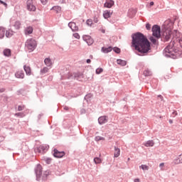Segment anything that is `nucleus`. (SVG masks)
I'll use <instances>...</instances> for the list:
<instances>
[{"instance_id": "f257e3e1", "label": "nucleus", "mask_w": 182, "mask_h": 182, "mask_svg": "<svg viewBox=\"0 0 182 182\" xmlns=\"http://www.w3.org/2000/svg\"><path fill=\"white\" fill-rule=\"evenodd\" d=\"M132 48L138 50L139 53H147L150 50V42L147 38L141 33L132 36Z\"/></svg>"}, {"instance_id": "f03ea898", "label": "nucleus", "mask_w": 182, "mask_h": 182, "mask_svg": "<svg viewBox=\"0 0 182 182\" xmlns=\"http://www.w3.org/2000/svg\"><path fill=\"white\" fill-rule=\"evenodd\" d=\"M172 29L173 22L170 20L166 21L162 26V36L166 41H169L170 38H171V35L173 33V31H171Z\"/></svg>"}, {"instance_id": "7ed1b4c3", "label": "nucleus", "mask_w": 182, "mask_h": 182, "mask_svg": "<svg viewBox=\"0 0 182 182\" xmlns=\"http://www.w3.org/2000/svg\"><path fill=\"white\" fill-rule=\"evenodd\" d=\"M152 35L154 37L151 36L149 41H151L154 45H157V39L160 38L161 36V28L160 26L155 25L152 27Z\"/></svg>"}, {"instance_id": "20e7f679", "label": "nucleus", "mask_w": 182, "mask_h": 182, "mask_svg": "<svg viewBox=\"0 0 182 182\" xmlns=\"http://www.w3.org/2000/svg\"><path fill=\"white\" fill-rule=\"evenodd\" d=\"M26 46L28 49L29 52H33L36 48V41L32 38L27 40L26 42Z\"/></svg>"}, {"instance_id": "39448f33", "label": "nucleus", "mask_w": 182, "mask_h": 182, "mask_svg": "<svg viewBox=\"0 0 182 182\" xmlns=\"http://www.w3.org/2000/svg\"><path fill=\"white\" fill-rule=\"evenodd\" d=\"M26 8L30 12H35L36 11V6L33 4V0H28Z\"/></svg>"}, {"instance_id": "423d86ee", "label": "nucleus", "mask_w": 182, "mask_h": 182, "mask_svg": "<svg viewBox=\"0 0 182 182\" xmlns=\"http://www.w3.org/2000/svg\"><path fill=\"white\" fill-rule=\"evenodd\" d=\"M53 152L54 157H56L57 159H62V157L65 156V151H59L58 149H54Z\"/></svg>"}, {"instance_id": "0eeeda50", "label": "nucleus", "mask_w": 182, "mask_h": 182, "mask_svg": "<svg viewBox=\"0 0 182 182\" xmlns=\"http://www.w3.org/2000/svg\"><path fill=\"white\" fill-rule=\"evenodd\" d=\"M83 41H85V42H87V45H89V46H90V45H93V38H92V37H90V36H84L83 37Z\"/></svg>"}, {"instance_id": "6e6552de", "label": "nucleus", "mask_w": 182, "mask_h": 182, "mask_svg": "<svg viewBox=\"0 0 182 182\" xmlns=\"http://www.w3.org/2000/svg\"><path fill=\"white\" fill-rule=\"evenodd\" d=\"M114 6V1L113 0H107L106 2L104 4V8L110 9Z\"/></svg>"}, {"instance_id": "1a4fd4ad", "label": "nucleus", "mask_w": 182, "mask_h": 182, "mask_svg": "<svg viewBox=\"0 0 182 182\" xmlns=\"http://www.w3.org/2000/svg\"><path fill=\"white\" fill-rule=\"evenodd\" d=\"M68 26H69V28H70V29L73 32H76V31H79V27H77V26H76V23H75V22H70L68 23Z\"/></svg>"}, {"instance_id": "9d476101", "label": "nucleus", "mask_w": 182, "mask_h": 182, "mask_svg": "<svg viewBox=\"0 0 182 182\" xmlns=\"http://www.w3.org/2000/svg\"><path fill=\"white\" fill-rule=\"evenodd\" d=\"M15 77H17V79H23V77H25V73H23V70H19L16 71L15 73Z\"/></svg>"}, {"instance_id": "9b49d317", "label": "nucleus", "mask_w": 182, "mask_h": 182, "mask_svg": "<svg viewBox=\"0 0 182 182\" xmlns=\"http://www.w3.org/2000/svg\"><path fill=\"white\" fill-rule=\"evenodd\" d=\"M113 15V11H111L110 10H105L103 12V16L105 19H109Z\"/></svg>"}, {"instance_id": "f8f14e48", "label": "nucleus", "mask_w": 182, "mask_h": 182, "mask_svg": "<svg viewBox=\"0 0 182 182\" xmlns=\"http://www.w3.org/2000/svg\"><path fill=\"white\" fill-rule=\"evenodd\" d=\"M98 122L100 124H105V123H107V117L102 116L98 118Z\"/></svg>"}, {"instance_id": "ddd939ff", "label": "nucleus", "mask_w": 182, "mask_h": 182, "mask_svg": "<svg viewBox=\"0 0 182 182\" xmlns=\"http://www.w3.org/2000/svg\"><path fill=\"white\" fill-rule=\"evenodd\" d=\"M36 174L37 177H41L42 176V166L38 165L36 168Z\"/></svg>"}, {"instance_id": "4468645a", "label": "nucleus", "mask_w": 182, "mask_h": 182, "mask_svg": "<svg viewBox=\"0 0 182 182\" xmlns=\"http://www.w3.org/2000/svg\"><path fill=\"white\" fill-rule=\"evenodd\" d=\"M23 69L27 75V76H31L32 75V70L29 65H24Z\"/></svg>"}, {"instance_id": "2eb2a0df", "label": "nucleus", "mask_w": 182, "mask_h": 182, "mask_svg": "<svg viewBox=\"0 0 182 182\" xmlns=\"http://www.w3.org/2000/svg\"><path fill=\"white\" fill-rule=\"evenodd\" d=\"M44 63L47 66V68H51L52 66V60L50 58H46L44 60Z\"/></svg>"}, {"instance_id": "dca6fc26", "label": "nucleus", "mask_w": 182, "mask_h": 182, "mask_svg": "<svg viewBox=\"0 0 182 182\" xmlns=\"http://www.w3.org/2000/svg\"><path fill=\"white\" fill-rule=\"evenodd\" d=\"M51 11H54L55 14H60L62 11V8L59 6H55L51 9Z\"/></svg>"}, {"instance_id": "f3484780", "label": "nucleus", "mask_w": 182, "mask_h": 182, "mask_svg": "<svg viewBox=\"0 0 182 182\" xmlns=\"http://www.w3.org/2000/svg\"><path fill=\"white\" fill-rule=\"evenodd\" d=\"M145 147H153L154 146V141L153 140H149L144 144Z\"/></svg>"}, {"instance_id": "a211bd4d", "label": "nucleus", "mask_w": 182, "mask_h": 182, "mask_svg": "<svg viewBox=\"0 0 182 182\" xmlns=\"http://www.w3.org/2000/svg\"><path fill=\"white\" fill-rule=\"evenodd\" d=\"M33 32V28L28 26L25 29V33L26 35H31Z\"/></svg>"}, {"instance_id": "6ab92c4d", "label": "nucleus", "mask_w": 182, "mask_h": 182, "mask_svg": "<svg viewBox=\"0 0 182 182\" xmlns=\"http://www.w3.org/2000/svg\"><path fill=\"white\" fill-rule=\"evenodd\" d=\"M120 156V149L114 147V157H119Z\"/></svg>"}, {"instance_id": "aec40b11", "label": "nucleus", "mask_w": 182, "mask_h": 182, "mask_svg": "<svg viewBox=\"0 0 182 182\" xmlns=\"http://www.w3.org/2000/svg\"><path fill=\"white\" fill-rule=\"evenodd\" d=\"M3 53H4V56H7V57L11 56V49H9V48L4 49L3 51Z\"/></svg>"}, {"instance_id": "412c9836", "label": "nucleus", "mask_w": 182, "mask_h": 182, "mask_svg": "<svg viewBox=\"0 0 182 182\" xmlns=\"http://www.w3.org/2000/svg\"><path fill=\"white\" fill-rule=\"evenodd\" d=\"M117 63L118 65H121V66H126V65L127 64L126 60H121V59L117 60Z\"/></svg>"}, {"instance_id": "4be33fe9", "label": "nucleus", "mask_w": 182, "mask_h": 182, "mask_svg": "<svg viewBox=\"0 0 182 182\" xmlns=\"http://www.w3.org/2000/svg\"><path fill=\"white\" fill-rule=\"evenodd\" d=\"M5 36V28L0 27V39H2Z\"/></svg>"}, {"instance_id": "5701e85b", "label": "nucleus", "mask_w": 182, "mask_h": 182, "mask_svg": "<svg viewBox=\"0 0 182 182\" xmlns=\"http://www.w3.org/2000/svg\"><path fill=\"white\" fill-rule=\"evenodd\" d=\"M14 35V31L11 30H8L6 31V38H11Z\"/></svg>"}, {"instance_id": "b1692460", "label": "nucleus", "mask_w": 182, "mask_h": 182, "mask_svg": "<svg viewBox=\"0 0 182 182\" xmlns=\"http://www.w3.org/2000/svg\"><path fill=\"white\" fill-rule=\"evenodd\" d=\"M102 50L104 53H109V52H112V47H108V48L103 47L102 48Z\"/></svg>"}, {"instance_id": "393cba45", "label": "nucleus", "mask_w": 182, "mask_h": 182, "mask_svg": "<svg viewBox=\"0 0 182 182\" xmlns=\"http://www.w3.org/2000/svg\"><path fill=\"white\" fill-rule=\"evenodd\" d=\"M48 72H49V68L48 67H44L41 70V75H45V73H48Z\"/></svg>"}, {"instance_id": "a878e982", "label": "nucleus", "mask_w": 182, "mask_h": 182, "mask_svg": "<svg viewBox=\"0 0 182 182\" xmlns=\"http://www.w3.org/2000/svg\"><path fill=\"white\" fill-rule=\"evenodd\" d=\"M176 164H180V163H182V154L179 155L178 159H175Z\"/></svg>"}, {"instance_id": "bb28decb", "label": "nucleus", "mask_w": 182, "mask_h": 182, "mask_svg": "<svg viewBox=\"0 0 182 182\" xmlns=\"http://www.w3.org/2000/svg\"><path fill=\"white\" fill-rule=\"evenodd\" d=\"M75 77L76 79H83V73H78L77 74L75 75Z\"/></svg>"}, {"instance_id": "cd10ccee", "label": "nucleus", "mask_w": 182, "mask_h": 182, "mask_svg": "<svg viewBox=\"0 0 182 182\" xmlns=\"http://www.w3.org/2000/svg\"><path fill=\"white\" fill-rule=\"evenodd\" d=\"M14 28L16 29H21V22L20 21H16L14 23Z\"/></svg>"}, {"instance_id": "c85d7f7f", "label": "nucleus", "mask_w": 182, "mask_h": 182, "mask_svg": "<svg viewBox=\"0 0 182 182\" xmlns=\"http://www.w3.org/2000/svg\"><path fill=\"white\" fill-rule=\"evenodd\" d=\"M94 162L95 164H100V163H102V159H100L99 157H96L94 159Z\"/></svg>"}, {"instance_id": "c756f323", "label": "nucleus", "mask_w": 182, "mask_h": 182, "mask_svg": "<svg viewBox=\"0 0 182 182\" xmlns=\"http://www.w3.org/2000/svg\"><path fill=\"white\" fill-rule=\"evenodd\" d=\"M144 76H151V72L149 70L144 71Z\"/></svg>"}, {"instance_id": "7c9ffc66", "label": "nucleus", "mask_w": 182, "mask_h": 182, "mask_svg": "<svg viewBox=\"0 0 182 182\" xmlns=\"http://www.w3.org/2000/svg\"><path fill=\"white\" fill-rule=\"evenodd\" d=\"M45 150V146H40L38 149L37 151L38 153H42V151H43Z\"/></svg>"}, {"instance_id": "2f4dec72", "label": "nucleus", "mask_w": 182, "mask_h": 182, "mask_svg": "<svg viewBox=\"0 0 182 182\" xmlns=\"http://www.w3.org/2000/svg\"><path fill=\"white\" fill-rule=\"evenodd\" d=\"M86 23L88 26H91V25L93 24V21H92V19H88L87 20Z\"/></svg>"}, {"instance_id": "473e14b6", "label": "nucleus", "mask_w": 182, "mask_h": 182, "mask_svg": "<svg viewBox=\"0 0 182 182\" xmlns=\"http://www.w3.org/2000/svg\"><path fill=\"white\" fill-rule=\"evenodd\" d=\"M95 72L97 75H100L103 72V68H97Z\"/></svg>"}, {"instance_id": "72a5a7b5", "label": "nucleus", "mask_w": 182, "mask_h": 182, "mask_svg": "<svg viewBox=\"0 0 182 182\" xmlns=\"http://www.w3.org/2000/svg\"><path fill=\"white\" fill-rule=\"evenodd\" d=\"M95 140L96 141H100V140H105V137L98 136L95 137Z\"/></svg>"}, {"instance_id": "f704fd0d", "label": "nucleus", "mask_w": 182, "mask_h": 182, "mask_svg": "<svg viewBox=\"0 0 182 182\" xmlns=\"http://www.w3.org/2000/svg\"><path fill=\"white\" fill-rule=\"evenodd\" d=\"M16 115L18 117H25L24 114L22 113V112L16 113Z\"/></svg>"}, {"instance_id": "c9c22d12", "label": "nucleus", "mask_w": 182, "mask_h": 182, "mask_svg": "<svg viewBox=\"0 0 182 182\" xmlns=\"http://www.w3.org/2000/svg\"><path fill=\"white\" fill-rule=\"evenodd\" d=\"M73 36L75 39H80V35H79L77 33H74Z\"/></svg>"}, {"instance_id": "e433bc0d", "label": "nucleus", "mask_w": 182, "mask_h": 182, "mask_svg": "<svg viewBox=\"0 0 182 182\" xmlns=\"http://www.w3.org/2000/svg\"><path fill=\"white\" fill-rule=\"evenodd\" d=\"M113 50H114V52H115V53H120V48H113Z\"/></svg>"}, {"instance_id": "4c0bfd02", "label": "nucleus", "mask_w": 182, "mask_h": 182, "mask_svg": "<svg viewBox=\"0 0 182 182\" xmlns=\"http://www.w3.org/2000/svg\"><path fill=\"white\" fill-rule=\"evenodd\" d=\"M140 168H142V170H149V166L146 165H141Z\"/></svg>"}, {"instance_id": "58836bf2", "label": "nucleus", "mask_w": 182, "mask_h": 182, "mask_svg": "<svg viewBox=\"0 0 182 182\" xmlns=\"http://www.w3.org/2000/svg\"><path fill=\"white\" fill-rule=\"evenodd\" d=\"M132 12L133 13V14L132 15ZM129 15H132L131 16L133 17L134 16V15H136V11L134 10H129Z\"/></svg>"}, {"instance_id": "ea45409f", "label": "nucleus", "mask_w": 182, "mask_h": 182, "mask_svg": "<svg viewBox=\"0 0 182 182\" xmlns=\"http://www.w3.org/2000/svg\"><path fill=\"white\" fill-rule=\"evenodd\" d=\"M23 109H25V106L23 105H20L18 107V112H21V110H23Z\"/></svg>"}, {"instance_id": "a19ab883", "label": "nucleus", "mask_w": 182, "mask_h": 182, "mask_svg": "<svg viewBox=\"0 0 182 182\" xmlns=\"http://www.w3.org/2000/svg\"><path fill=\"white\" fill-rule=\"evenodd\" d=\"M0 5H4L6 8L8 6V4L3 1L2 0H0Z\"/></svg>"}, {"instance_id": "79ce46f5", "label": "nucleus", "mask_w": 182, "mask_h": 182, "mask_svg": "<svg viewBox=\"0 0 182 182\" xmlns=\"http://www.w3.org/2000/svg\"><path fill=\"white\" fill-rule=\"evenodd\" d=\"M146 28L148 31H150V29L151 28V25H150V23H146Z\"/></svg>"}, {"instance_id": "37998d69", "label": "nucleus", "mask_w": 182, "mask_h": 182, "mask_svg": "<svg viewBox=\"0 0 182 182\" xmlns=\"http://www.w3.org/2000/svg\"><path fill=\"white\" fill-rule=\"evenodd\" d=\"M41 2L43 5H46V4H48V0H41Z\"/></svg>"}, {"instance_id": "c03bdc74", "label": "nucleus", "mask_w": 182, "mask_h": 182, "mask_svg": "<svg viewBox=\"0 0 182 182\" xmlns=\"http://www.w3.org/2000/svg\"><path fill=\"white\" fill-rule=\"evenodd\" d=\"M159 167L161 168V170H163V167H164V163L160 164Z\"/></svg>"}, {"instance_id": "a18cd8bd", "label": "nucleus", "mask_w": 182, "mask_h": 182, "mask_svg": "<svg viewBox=\"0 0 182 182\" xmlns=\"http://www.w3.org/2000/svg\"><path fill=\"white\" fill-rule=\"evenodd\" d=\"M153 5H154V1H151L150 2V6H153Z\"/></svg>"}, {"instance_id": "49530a36", "label": "nucleus", "mask_w": 182, "mask_h": 182, "mask_svg": "<svg viewBox=\"0 0 182 182\" xmlns=\"http://www.w3.org/2000/svg\"><path fill=\"white\" fill-rule=\"evenodd\" d=\"M173 114H174V116H177V111H174V112H173Z\"/></svg>"}, {"instance_id": "de8ad7c7", "label": "nucleus", "mask_w": 182, "mask_h": 182, "mask_svg": "<svg viewBox=\"0 0 182 182\" xmlns=\"http://www.w3.org/2000/svg\"><path fill=\"white\" fill-rule=\"evenodd\" d=\"M134 182H140V179L136 178V179L134 180Z\"/></svg>"}, {"instance_id": "09e8293b", "label": "nucleus", "mask_w": 182, "mask_h": 182, "mask_svg": "<svg viewBox=\"0 0 182 182\" xmlns=\"http://www.w3.org/2000/svg\"><path fill=\"white\" fill-rule=\"evenodd\" d=\"M101 32H102V33H105L106 31H105V29H101Z\"/></svg>"}, {"instance_id": "8fccbe9b", "label": "nucleus", "mask_w": 182, "mask_h": 182, "mask_svg": "<svg viewBox=\"0 0 182 182\" xmlns=\"http://www.w3.org/2000/svg\"><path fill=\"white\" fill-rule=\"evenodd\" d=\"M91 62H92V60H90V59L87 60V63H90Z\"/></svg>"}, {"instance_id": "3c124183", "label": "nucleus", "mask_w": 182, "mask_h": 182, "mask_svg": "<svg viewBox=\"0 0 182 182\" xmlns=\"http://www.w3.org/2000/svg\"><path fill=\"white\" fill-rule=\"evenodd\" d=\"M170 124H173V119H169Z\"/></svg>"}, {"instance_id": "603ef678", "label": "nucleus", "mask_w": 182, "mask_h": 182, "mask_svg": "<svg viewBox=\"0 0 182 182\" xmlns=\"http://www.w3.org/2000/svg\"><path fill=\"white\" fill-rule=\"evenodd\" d=\"M158 97H160L161 100H163V96L159 95Z\"/></svg>"}, {"instance_id": "864d4df0", "label": "nucleus", "mask_w": 182, "mask_h": 182, "mask_svg": "<svg viewBox=\"0 0 182 182\" xmlns=\"http://www.w3.org/2000/svg\"><path fill=\"white\" fill-rule=\"evenodd\" d=\"M64 109H65V110H69V107H65Z\"/></svg>"}, {"instance_id": "5fc2aeb1", "label": "nucleus", "mask_w": 182, "mask_h": 182, "mask_svg": "<svg viewBox=\"0 0 182 182\" xmlns=\"http://www.w3.org/2000/svg\"><path fill=\"white\" fill-rule=\"evenodd\" d=\"M91 58L92 59V58H93V56L91 55Z\"/></svg>"}, {"instance_id": "6e6d98bb", "label": "nucleus", "mask_w": 182, "mask_h": 182, "mask_svg": "<svg viewBox=\"0 0 182 182\" xmlns=\"http://www.w3.org/2000/svg\"><path fill=\"white\" fill-rule=\"evenodd\" d=\"M95 22L97 23V20H95Z\"/></svg>"}, {"instance_id": "4d7b16f0", "label": "nucleus", "mask_w": 182, "mask_h": 182, "mask_svg": "<svg viewBox=\"0 0 182 182\" xmlns=\"http://www.w3.org/2000/svg\"><path fill=\"white\" fill-rule=\"evenodd\" d=\"M176 33H177V31H175Z\"/></svg>"}, {"instance_id": "13d9d810", "label": "nucleus", "mask_w": 182, "mask_h": 182, "mask_svg": "<svg viewBox=\"0 0 182 182\" xmlns=\"http://www.w3.org/2000/svg\"><path fill=\"white\" fill-rule=\"evenodd\" d=\"M50 159L48 160V162H50Z\"/></svg>"}]
</instances>
